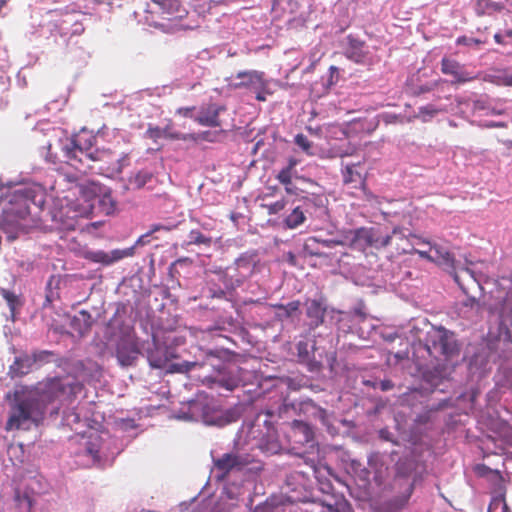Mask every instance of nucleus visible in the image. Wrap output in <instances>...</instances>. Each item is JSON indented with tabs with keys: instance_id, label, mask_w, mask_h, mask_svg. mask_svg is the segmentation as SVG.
<instances>
[{
	"instance_id": "f257e3e1",
	"label": "nucleus",
	"mask_w": 512,
	"mask_h": 512,
	"mask_svg": "<svg viewBox=\"0 0 512 512\" xmlns=\"http://www.w3.org/2000/svg\"><path fill=\"white\" fill-rule=\"evenodd\" d=\"M74 390L75 387L70 383H64L59 379H53L35 388L16 389L9 401L5 429L29 430L33 426H38L44 420L48 405Z\"/></svg>"
},
{
	"instance_id": "f03ea898",
	"label": "nucleus",
	"mask_w": 512,
	"mask_h": 512,
	"mask_svg": "<svg viewBox=\"0 0 512 512\" xmlns=\"http://www.w3.org/2000/svg\"><path fill=\"white\" fill-rule=\"evenodd\" d=\"M96 209L105 215L114 213L116 202L110 190L95 183L72 184L62 196L56 197L51 216L60 228L72 230L78 217H89Z\"/></svg>"
},
{
	"instance_id": "7ed1b4c3",
	"label": "nucleus",
	"mask_w": 512,
	"mask_h": 512,
	"mask_svg": "<svg viewBox=\"0 0 512 512\" xmlns=\"http://www.w3.org/2000/svg\"><path fill=\"white\" fill-rule=\"evenodd\" d=\"M30 202L37 206L44 204V193L40 185L21 187L0 198V229L8 240L16 239L35 224L30 216Z\"/></svg>"
},
{
	"instance_id": "20e7f679",
	"label": "nucleus",
	"mask_w": 512,
	"mask_h": 512,
	"mask_svg": "<svg viewBox=\"0 0 512 512\" xmlns=\"http://www.w3.org/2000/svg\"><path fill=\"white\" fill-rule=\"evenodd\" d=\"M489 346L501 360L497 385L512 389V296L505 299L496 328H490Z\"/></svg>"
},
{
	"instance_id": "39448f33",
	"label": "nucleus",
	"mask_w": 512,
	"mask_h": 512,
	"mask_svg": "<svg viewBox=\"0 0 512 512\" xmlns=\"http://www.w3.org/2000/svg\"><path fill=\"white\" fill-rule=\"evenodd\" d=\"M94 137L86 130H82L74 138H66L65 141L61 137H58L54 143L49 142L47 145L49 151V160L54 161L53 155L57 154L56 150L61 149L63 157L70 162L72 166L81 172L85 170L81 169L74 162L83 163L84 159L91 161H104L108 158L109 154L106 151H96L95 153L89 152L93 145Z\"/></svg>"
},
{
	"instance_id": "423d86ee",
	"label": "nucleus",
	"mask_w": 512,
	"mask_h": 512,
	"mask_svg": "<svg viewBox=\"0 0 512 512\" xmlns=\"http://www.w3.org/2000/svg\"><path fill=\"white\" fill-rule=\"evenodd\" d=\"M175 417L183 421H197L216 426H223L232 421L227 413L217 407L212 398L203 394L182 406Z\"/></svg>"
},
{
	"instance_id": "0eeeda50",
	"label": "nucleus",
	"mask_w": 512,
	"mask_h": 512,
	"mask_svg": "<svg viewBox=\"0 0 512 512\" xmlns=\"http://www.w3.org/2000/svg\"><path fill=\"white\" fill-rule=\"evenodd\" d=\"M429 256L430 261L437 263L453 275L455 282L465 293H468L471 286L480 288V280L473 263L465 267L456 266L450 253L439 245H431Z\"/></svg>"
},
{
	"instance_id": "6e6552de",
	"label": "nucleus",
	"mask_w": 512,
	"mask_h": 512,
	"mask_svg": "<svg viewBox=\"0 0 512 512\" xmlns=\"http://www.w3.org/2000/svg\"><path fill=\"white\" fill-rule=\"evenodd\" d=\"M272 83V80L264 77L263 72L257 70L240 71L228 79V86L231 89H250L258 101H266L267 96L273 94Z\"/></svg>"
},
{
	"instance_id": "1a4fd4ad",
	"label": "nucleus",
	"mask_w": 512,
	"mask_h": 512,
	"mask_svg": "<svg viewBox=\"0 0 512 512\" xmlns=\"http://www.w3.org/2000/svg\"><path fill=\"white\" fill-rule=\"evenodd\" d=\"M381 240L382 235H379L374 230L361 228L347 233L344 241L351 248L364 251L367 247L382 249Z\"/></svg>"
},
{
	"instance_id": "9d476101",
	"label": "nucleus",
	"mask_w": 512,
	"mask_h": 512,
	"mask_svg": "<svg viewBox=\"0 0 512 512\" xmlns=\"http://www.w3.org/2000/svg\"><path fill=\"white\" fill-rule=\"evenodd\" d=\"M345 55L348 59L360 64H370L373 61V51L371 47L352 35L347 37Z\"/></svg>"
},
{
	"instance_id": "9b49d317",
	"label": "nucleus",
	"mask_w": 512,
	"mask_h": 512,
	"mask_svg": "<svg viewBox=\"0 0 512 512\" xmlns=\"http://www.w3.org/2000/svg\"><path fill=\"white\" fill-rule=\"evenodd\" d=\"M382 248L391 247L397 254L407 253L413 250L409 239L408 230L395 228L390 234L382 235Z\"/></svg>"
},
{
	"instance_id": "f8f14e48",
	"label": "nucleus",
	"mask_w": 512,
	"mask_h": 512,
	"mask_svg": "<svg viewBox=\"0 0 512 512\" xmlns=\"http://www.w3.org/2000/svg\"><path fill=\"white\" fill-rule=\"evenodd\" d=\"M429 348L439 351L444 355L451 354L455 349V339L452 333L444 328H435L429 333Z\"/></svg>"
},
{
	"instance_id": "ddd939ff",
	"label": "nucleus",
	"mask_w": 512,
	"mask_h": 512,
	"mask_svg": "<svg viewBox=\"0 0 512 512\" xmlns=\"http://www.w3.org/2000/svg\"><path fill=\"white\" fill-rule=\"evenodd\" d=\"M133 252H134L133 248H127V249H124V250L116 249V250H113V251H111L109 253L101 251V250L88 251L86 253V258L91 260V261H93V262H96V263H101V264H104V265H110V264H112V263H114V262H116V261H118L120 259L132 256Z\"/></svg>"
},
{
	"instance_id": "4468645a",
	"label": "nucleus",
	"mask_w": 512,
	"mask_h": 512,
	"mask_svg": "<svg viewBox=\"0 0 512 512\" xmlns=\"http://www.w3.org/2000/svg\"><path fill=\"white\" fill-rule=\"evenodd\" d=\"M173 354L154 340V349L148 352V361L154 368H165Z\"/></svg>"
},
{
	"instance_id": "2eb2a0df",
	"label": "nucleus",
	"mask_w": 512,
	"mask_h": 512,
	"mask_svg": "<svg viewBox=\"0 0 512 512\" xmlns=\"http://www.w3.org/2000/svg\"><path fill=\"white\" fill-rule=\"evenodd\" d=\"M442 72L447 75H451L453 77V81L457 83L466 82L470 80V77L463 68L459 65L458 62L444 58L442 60Z\"/></svg>"
},
{
	"instance_id": "dca6fc26",
	"label": "nucleus",
	"mask_w": 512,
	"mask_h": 512,
	"mask_svg": "<svg viewBox=\"0 0 512 512\" xmlns=\"http://www.w3.org/2000/svg\"><path fill=\"white\" fill-rule=\"evenodd\" d=\"M221 110L222 107L215 104H211L201 109L199 115L196 117V121L203 126H218V115Z\"/></svg>"
},
{
	"instance_id": "f3484780",
	"label": "nucleus",
	"mask_w": 512,
	"mask_h": 512,
	"mask_svg": "<svg viewBox=\"0 0 512 512\" xmlns=\"http://www.w3.org/2000/svg\"><path fill=\"white\" fill-rule=\"evenodd\" d=\"M86 453L92 457L94 463L100 462L101 455V437L96 432H91L85 438Z\"/></svg>"
},
{
	"instance_id": "a211bd4d",
	"label": "nucleus",
	"mask_w": 512,
	"mask_h": 512,
	"mask_svg": "<svg viewBox=\"0 0 512 512\" xmlns=\"http://www.w3.org/2000/svg\"><path fill=\"white\" fill-rule=\"evenodd\" d=\"M244 464L245 462L234 454H225L215 461L216 468L222 471L223 474L229 472L233 468L241 467Z\"/></svg>"
},
{
	"instance_id": "6ab92c4d",
	"label": "nucleus",
	"mask_w": 512,
	"mask_h": 512,
	"mask_svg": "<svg viewBox=\"0 0 512 512\" xmlns=\"http://www.w3.org/2000/svg\"><path fill=\"white\" fill-rule=\"evenodd\" d=\"M146 135L148 138L157 141L160 138H169V139H184L180 133L172 131L170 125H167L164 128L160 127H149L146 131Z\"/></svg>"
},
{
	"instance_id": "aec40b11",
	"label": "nucleus",
	"mask_w": 512,
	"mask_h": 512,
	"mask_svg": "<svg viewBox=\"0 0 512 512\" xmlns=\"http://www.w3.org/2000/svg\"><path fill=\"white\" fill-rule=\"evenodd\" d=\"M298 164V161L294 158H290L289 161H288V164L287 166H285L284 168H282L278 175H277V179L284 185H286V191L288 193H291L292 190L291 188L289 187V185L291 184L292 182V178L294 176V173H295V167L296 165Z\"/></svg>"
},
{
	"instance_id": "412c9836",
	"label": "nucleus",
	"mask_w": 512,
	"mask_h": 512,
	"mask_svg": "<svg viewBox=\"0 0 512 512\" xmlns=\"http://www.w3.org/2000/svg\"><path fill=\"white\" fill-rule=\"evenodd\" d=\"M138 351L133 345H120L117 349V358L121 365L128 366L137 358Z\"/></svg>"
},
{
	"instance_id": "4be33fe9",
	"label": "nucleus",
	"mask_w": 512,
	"mask_h": 512,
	"mask_svg": "<svg viewBox=\"0 0 512 512\" xmlns=\"http://www.w3.org/2000/svg\"><path fill=\"white\" fill-rule=\"evenodd\" d=\"M483 80L490 81L497 85L512 86V71L497 70L493 73L486 74Z\"/></svg>"
},
{
	"instance_id": "5701e85b",
	"label": "nucleus",
	"mask_w": 512,
	"mask_h": 512,
	"mask_svg": "<svg viewBox=\"0 0 512 512\" xmlns=\"http://www.w3.org/2000/svg\"><path fill=\"white\" fill-rule=\"evenodd\" d=\"M293 434H294V437L302 436V438L297 440L298 442L309 443L313 439V432H312L310 426L303 422H298V421L294 422Z\"/></svg>"
},
{
	"instance_id": "b1692460",
	"label": "nucleus",
	"mask_w": 512,
	"mask_h": 512,
	"mask_svg": "<svg viewBox=\"0 0 512 512\" xmlns=\"http://www.w3.org/2000/svg\"><path fill=\"white\" fill-rule=\"evenodd\" d=\"M306 217L304 211L300 207H295L292 212L285 218V225L289 229H295L304 223Z\"/></svg>"
},
{
	"instance_id": "393cba45",
	"label": "nucleus",
	"mask_w": 512,
	"mask_h": 512,
	"mask_svg": "<svg viewBox=\"0 0 512 512\" xmlns=\"http://www.w3.org/2000/svg\"><path fill=\"white\" fill-rule=\"evenodd\" d=\"M307 315L313 319V323L317 326L322 322L323 309L318 302L313 300L308 303Z\"/></svg>"
},
{
	"instance_id": "a878e982",
	"label": "nucleus",
	"mask_w": 512,
	"mask_h": 512,
	"mask_svg": "<svg viewBox=\"0 0 512 512\" xmlns=\"http://www.w3.org/2000/svg\"><path fill=\"white\" fill-rule=\"evenodd\" d=\"M482 479L493 480L499 490L502 489L503 478L498 470H492L487 467L485 464H482Z\"/></svg>"
},
{
	"instance_id": "bb28decb",
	"label": "nucleus",
	"mask_w": 512,
	"mask_h": 512,
	"mask_svg": "<svg viewBox=\"0 0 512 512\" xmlns=\"http://www.w3.org/2000/svg\"><path fill=\"white\" fill-rule=\"evenodd\" d=\"M151 175L146 171H139L129 178V185L135 189L142 188L150 180Z\"/></svg>"
},
{
	"instance_id": "cd10ccee",
	"label": "nucleus",
	"mask_w": 512,
	"mask_h": 512,
	"mask_svg": "<svg viewBox=\"0 0 512 512\" xmlns=\"http://www.w3.org/2000/svg\"><path fill=\"white\" fill-rule=\"evenodd\" d=\"M344 182L346 184L355 182L359 185H363L364 180L362 178V175L358 171L355 170L354 165H351V166L348 165V166H346L345 172H344Z\"/></svg>"
},
{
	"instance_id": "c85d7f7f",
	"label": "nucleus",
	"mask_w": 512,
	"mask_h": 512,
	"mask_svg": "<svg viewBox=\"0 0 512 512\" xmlns=\"http://www.w3.org/2000/svg\"><path fill=\"white\" fill-rule=\"evenodd\" d=\"M488 512H509L508 505L502 494L492 499L488 506Z\"/></svg>"
},
{
	"instance_id": "c756f323",
	"label": "nucleus",
	"mask_w": 512,
	"mask_h": 512,
	"mask_svg": "<svg viewBox=\"0 0 512 512\" xmlns=\"http://www.w3.org/2000/svg\"><path fill=\"white\" fill-rule=\"evenodd\" d=\"M155 4L159 5L164 12L172 15L178 12V0H152Z\"/></svg>"
},
{
	"instance_id": "7c9ffc66",
	"label": "nucleus",
	"mask_w": 512,
	"mask_h": 512,
	"mask_svg": "<svg viewBox=\"0 0 512 512\" xmlns=\"http://www.w3.org/2000/svg\"><path fill=\"white\" fill-rule=\"evenodd\" d=\"M188 238H189V244H197V245L203 244L206 246H209L211 244V238L206 237L204 234H202L198 230H192L189 233Z\"/></svg>"
},
{
	"instance_id": "2f4dec72",
	"label": "nucleus",
	"mask_w": 512,
	"mask_h": 512,
	"mask_svg": "<svg viewBox=\"0 0 512 512\" xmlns=\"http://www.w3.org/2000/svg\"><path fill=\"white\" fill-rule=\"evenodd\" d=\"M235 264L237 266V269L240 270L241 275L243 277L249 275L252 271V263L251 260L248 258L241 257L237 259Z\"/></svg>"
},
{
	"instance_id": "473e14b6",
	"label": "nucleus",
	"mask_w": 512,
	"mask_h": 512,
	"mask_svg": "<svg viewBox=\"0 0 512 512\" xmlns=\"http://www.w3.org/2000/svg\"><path fill=\"white\" fill-rule=\"evenodd\" d=\"M295 143L308 155H312L311 147L312 143L303 134H297L295 136Z\"/></svg>"
},
{
	"instance_id": "72a5a7b5",
	"label": "nucleus",
	"mask_w": 512,
	"mask_h": 512,
	"mask_svg": "<svg viewBox=\"0 0 512 512\" xmlns=\"http://www.w3.org/2000/svg\"><path fill=\"white\" fill-rule=\"evenodd\" d=\"M438 113V110L433 105L421 107L418 112V117L423 121H428Z\"/></svg>"
},
{
	"instance_id": "f704fd0d",
	"label": "nucleus",
	"mask_w": 512,
	"mask_h": 512,
	"mask_svg": "<svg viewBox=\"0 0 512 512\" xmlns=\"http://www.w3.org/2000/svg\"><path fill=\"white\" fill-rule=\"evenodd\" d=\"M0 293L3 296V298L7 301V304L11 310V313L14 314V311H15L17 303H18L17 297L13 293H11L5 289H1Z\"/></svg>"
},
{
	"instance_id": "c9c22d12",
	"label": "nucleus",
	"mask_w": 512,
	"mask_h": 512,
	"mask_svg": "<svg viewBox=\"0 0 512 512\" xmlns=\"http://www.w3.org/2000/svg\"><path fill=\"white\" fill-rule=\"evenodd\" d=\"M494 40L501 45L508 46L512 45V30H507L503 34H494Z\"/></svg>"
},
{
	"instance_id": "e433bc0d",
	"label": "nucleus",
	"mask_w": 512,
	"mask_h": 512,
	"mask_svg": "<svg viewBox=\"0 0 512 512\" xmlns=\"http://www.w3.org/2000/svg\"><path fill=\"white\" fill-rule=\"evenodd\" d=\"M299 309V302L293 301L287 305H280L279 310L285 311V317H290L295 311Z\"/></svg>"
},
{
	"instance_id": "4c0bfd02",
	"label": "nucleus",
	"mask_w": 512,
	"mask_h": 512,
	"mask_svg": "<svg viewBox=\"0 0 512 512\" xmlns=\"http://www.w3.org/2000/svg\"><path fill=\"white\" fill-rule=\"evenodd\" d=\"M286 206L285 200H279L275 203L268 206V212L269 214H277L278 212L282 211Z\"/></svg>"
},
{
	"instance_id": "58836bf2",
	"label": "nucleus",
	"mask_w": 512,
	"mask_h": 512,
	"mask_svg": "<svg viewBox=\"0 0 512 512\" xmlns=\"http://www.w3.org/2000/svg\"><path fill=\"white\" fill-rule=\"evenodd\" d=\"M16 500L19 502V504L21 506H25L28 510L31 509L32 505H33V501L32 499L27 496V495H24L23 497H21L18 493L16 494Z\"/></svg>"
},
{
	"instance_id": "ea45409f",
	"label": "nucleus",
	"mask_w": 512,
	"mask_h": 512,
	"mask_svg": "<svg viewBox=\"0 0 512 512\" xmlns=\"http://www.w3.org/2000/svg\"><path fill=\"white\" fill-rule=\"evenodd\" d=\"M195 365H196L195 363L185 362L184 364L180 365L177 368V371H181V372L182 371H188V370H190ZM169 370H171V371L176 370V365H173L172 368H169Z\"/></svg>"
},
{
	"instance_id": "a19ab883",
	"label": "nucleus",
	"mask_w": 512,
	"mask_h": 512,
	"mask_svg": "<svg viewBox=\"0 0 512 512\" xmlns=\"http://www.w3.org/2000/svg\"><path fill=\"white\" fill-rule=\"evenodd\" d=\"M193 109L194 108H190V107L179 108L177 110V113L180 115H183V116H191V112L193 111Z\"/></svg>"
},
{
	"instance_id": "79ce46f5",
	"label": "nucleus",
	"mask_w": 512,
	"mask_h": 512,
	"mask_svg": "<svg viewBox=\"0 0 512 512\" xmlns=\"http://www.w3.org/2000/svg\"><path fill=\"white\" fill-rule=\"evenodd\" d=\"M415 252H416L417 254H419L421 257H423V258H427V259H429V260H430L429 253H431V245L429 246V249H428V250H421V249H419V250H415Z\"/></svg>"
},
{
	"instance_id": "37998d69",
	"label": "nucleus",
	"mask_w": 512,
	"mask_h": 512,
	"mask_svg": "<svg viewBox=\"0 0 512 512\" xmlns=\"http://www.w3.org/2000/svg\"><path fill=\"white\" fill-rule=\"evenodd\" d=\"M458 43H464V44H467V45H470L471 43H473V44L477 45L478 44V40L468 39L466 37H462V38L458 39Z\"/></svg>"
},
{
	"instance_id": "c03bdc74",
	"label": "nucleus",
	"mask_w": 512,
	"mask_h": 512,
	"mask_svg": "<svg viewBox=\"0 0 512 512\" xmlns=\"http://www.w3.org/2000/svg\"><path fill=\"white\" fill-rule=\"evenodd\" d=\"M505 442L512 446V429H509L506 433H505Z\"/></svg>"
},
{
	"instance_id": "a18cd8bd",
	"label": "nucleus",
	"mask_w": 512,
	"mask_h": 512,
	"mask_svg": "<svg viewBox=\"0 0 512 512\" xmlns=\"http://www.w3.org/2000/svg\"><path fill=\"white\" fill-rule=\"evenodd\" d=\"M496 126H504L503 124L501 123H494V122H491V121H485V122H482V127H486V128H491V127H496Z\"/></svg>"
},
{
	"instance_id": "49530a36",
	"label": "nucleus",
	"mask_w": 512,
	"mask_h": 512,
	"mask_svg": "<svg viewBox=\"0 0 512 512\" xmlns=\"http://www.w3.org/2000/svg\"><path fill=\"white\" fill-rule=\"evenodd\" d=\"M150 236V233H147L145 235H142L138 241H137V244H141V245H144L146 243H148V237Z\"/></svg>"
},
{
	"instance_id": "de8ad7c7",
	"label": "nucleus",
	"mask_w": 512,
	"mask_h": 512,
	"mask_svg": "<svg viewBox=\"0 0 512 512\" xmlns=\"http://www.w3.org/2000/svg\"><path fill=\"white\" fill-rule=\"evenodd\" d=\"M279 448H280L279 445L272 444L271 447H267L266 450H267V452L273 454V453H277L279 451Z\"/></svg>"
},
{
	"instance_id": "09e8293b",
	"label": "nucleus",
	"mask_w": 512,
	"mask_h": 512,
	"mask_svg": "<svg viewBox=\"0 0 512 512\" xmlns=\"http://www.w3.org/2000/svg\"><path fill=\"white\" fill-rule=\"evenodd\" d=\"M80 316L83 318V320L86 322V327L89 326L88 320L90 319V316L87 312H80Z\"/></svg>"
},
{
	"instance_id": "8fccbe9b",
	"label": "nucleus",
	"mask_w": 512,
	"mask_h": 512,
	"mask_svg": "<svg viewBox=\"0 0 512 512\" xmlns=\"http://www.w3.org/2000/svg\"><path fill=\"white\" fill-rule=\"evenodd\" d=\"M79 417L77 415H71L67 417V423L71 424L72 422H77Z\"/></svg>"
},
{
	"instance_id": "3c124183",
	"label": "nucleus",
	"mask_w": 512,
	"mask_h": 512,
	"mask_svg": "<svg viewBox=\"0 0 512 512\" xmlns=\"http://www.w3.org/2000/svg\"><path fill=\"white\" fill-rule=\"evenodd\" d=\"M161 228H162V226H160V225H153V227H152L151 231H149L148 233H150V234H151V233H153V232H155V231H158V230H159V229H161Z\"/></svg>"
},
{
	"instance_id": "603ef678",
	"label": "nucleus",
	"mask_w": 512,
	"mask_h": 512,
	"mask_svg": "<svg viewBox=\"0 0 512 512\" xmlns=\"http://www.w3.org/2000/svg\"><path fill=\"white\" fill-rule=\"evenodd\" d=\"M389 388H390V384H389V382H383V383H382V389H383V390H387V389H389Z\"/></svg>"
},
{
	"instance_id": "864d4df0",
	"label": "nucleus",
	"mask_w": 512,
	"mask_h": 512,
	"mask_svg": "<svg viewBox=\"0 0 512 512\" xmlns=\"http://www.w3.org/2000/svg\"><path fill=\"white\" fill-rule=\"evenodd\" d=\"M277 315H278L279 317H281V318H282V317H285V311H281V310H279V309H278Z\"/></svg>"
},
{
	"instance_id": "5fc2aeb1",
	"label": "nucleus",
	"mask_w": 512,
	"mask_h": 512,
	"mask_svg": "<svg viewBox=\"0 0 512 512\" xmlns=\"http://www.w3.org/2000/svg\"><path fill=\"white\" fill-rule=\"evenodd\" d=\"M121 169H122V165L121 164H119L117 167L113 168V170L116 171V172H120Z\"/></svg>"
},
{
	"instance_id": "6e6d98bb",
	"label": "nucleus",
	"mask_w": 512,
	"mask_h": 512,
	"mask_svg": "<svg viewBox=\"0 0 512 512\" xmlns=\"http://www.w3.org/2000/svg\"><path fill=\"white\" fill-rule=\"evenodd\" d=\"M57 409H58V406L53 407L52 412H55V413H56V412H57V411H56Z\"/></svg>"
},
{
	"instance_id": "4d7b16f0",
	"label": "nucleus",
	"mask_w": 512,
	"mask_h": 512,
	"mask_svg": "<svg viewBox=\"0 0 512 512\" xmlns=\"http://www.w3.org/2000/svg\"><path fill=\"white\" fill-rule=\"evenodd\" d=\"M20 373H21V374H25V373H27V370H23V369H21V370H20Z\"/></svg>"
},
{
	"instance_id": "13d9d810",
	"label": "nucleus",
	"mask_w": 512,
	"mask_h": 512,
	"mask_svg": "<svg viewBox=\"0 0 512 512\" xmlns=\"http://www.w3.org/2000/svg\"><path fill=\"white\" fill-rule=\"evenodd\" d=\"M56 134H62V131H59V130H55L54 131Z\"/></svg>"
},
{
	"instance_id": "bf43d9fd",
	"label": "nucleus",
	"mask_w": 512,
	"mask_h": 512,
	"mask_svg": "<svg viewBox=\"0 0 512 512\" xmlns=\"http://www.w3.org/2000/svg\"><path fill=\"white\" fill-rule=\"evenodd\" d=\"M298 347H299V351L301 352V350H302V343H299Z\"/></svg>"
},
{
	"instance_id": "052dcab7",
	"label": "nucleus",
	"mask_w": 512,
	"mask_h": 512,
	"mask_svg": "<svg viewBox=\"0 0 512 512\" xmlns=\"http://www.w3.org/2000/svg\"><path fill=\"white\" fill-rule=\"evenodd\" d=\"M509 12L512 13V3L509 6Z\"/></svg>"
}]
</instances>
